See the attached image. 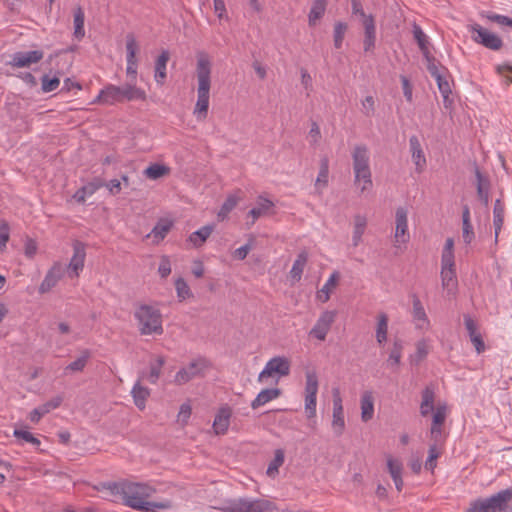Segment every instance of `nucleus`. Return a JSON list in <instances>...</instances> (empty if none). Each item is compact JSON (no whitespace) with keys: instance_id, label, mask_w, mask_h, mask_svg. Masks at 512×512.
I'll use <instances>...</instances> for the list:
<instances>
[{"instance_id":"nucleus-1","label":"nucleus","mask_w":512,"mask_h":512,"mask_svg":"<svg viewBox=\"0 0 512 512\" xmlns=\"http://www.w3.org/2000/svg\"><path fill=\"white\" fill-rule=\"evenodd\" d=\"M196 59V77L198 87L197 102L194 108V114L198 120L202 121L206 119L208 114L212 62L209 54L205 51H198L196 53Z\"/></svg>"},{"instance_id":"nucleus-2","label":"nucleus","mask_w":512,"mask_h":512,"mask_svg":"<svg viewBox=\"0 0 512 512\" xmlns=\"http://www.w3.org/2000/svg\"><path fill=\"white\" fill-rule=\"evenodd\" d=\"M155 489L149 485L142 483H134L124 481L122 491V500L126 506L133 509L150 512L155 509H167L170 507L168 502H148L147 498L151 497Z\"/></svg>"},{"instance_id":"nucleus-3","label":"nucleus","mask_w":512,"mask_h":512,"mask_svg":"<svg viewBox=\"0 0 512 512\" xmlns=\"http://www.w3.org/2000/svg\"><path fill=\"white\" fill-rule=\"evenodd\" d=\"M134 318L141 335L163 334L162 314L158 308L148 304H136Z\"/></svg>"},{"instance_id":"nucleus-4","label":"nucleus","mask_w":512,"mask_h":512,"mask_svg":"<svg viewBox=\"0 0 512 512\" xmlns=\"http://www.w3.org/2000/svg\"><path fill=\"white\" fill-rule=\"evenodd\" d=\"M146 92L135 85L126 84L123 86L108 85L98 95L97 102L103 104H115L123 101L146 100Z\"/></svg>"},{"instance_id":"nucleus-5","label":"nucleus","mask_w":512,"mask_h":512,"mask_svg":"<svg viewBox=\"0 0 512 512\" xmlns=\"http://www.w3.org/2000/svg\"><path fill=\"white\" fill-rule=\"evenodd\" d=\"M511 501L512 488H507L488 498L471 502L466 512H511Z\"/></svg>"},{"instance_id":"nucleus-6","label":"nucleus","mask_w":512,"mask_h":512,"mask_svg":"<svg viewBox=\"0 0 512 512\" xmlns=\"http://www.w3.org/2000/svg\"><path fill=\"white\" fill-rule=\"evenodd\" d=\"M353 160V170L355 179V184L359 182H363L361 187V192H365L371 189L373 183L371 178V170L369 167V155L368 149L365 145H357L355 146L352 153Z\"/></svg>"},{"instance_id":"nucleus-7","label":"nucleus","mask_w":512,"mask_h":512,"mask_svg":"<svg viewBox=\"0 0 512 512\" xmlns=\"http://www.w3.org/2000/svg\"><path fill=\"white\" fill-rule=\"evenodd\" d=\"M272 509L273 503L268 500L246 498L228 500L221 508L223 512H269Z\"/></svg>"},{"instance_id":"nucleus-8","label":"nucleus","mask_w":512,"mask_h":512,"mask_svg":"<svg viewBox=\"0 0 512 512\" xmlns=\"http://www.w3.org/2000/svg\"><path fill=\"white\" fill-rule=\"evenodd\" d=\"M211 363L205 357H198L191 361L187 367L181 368L175 375L174 383L183 385L198 376H204L205 370L210 368Z\"/></svg>"},{"instance_id":"nucleus-9","label":"nucleus","mask_w":512,"mask_h":512,"mask_svg":"<svg viewBox=\"0 0 512 512\" xmlns=\"http://www.w3.org/2000/svg\"><path fill=\"white\" fill-rule=\"evenodd\" d=\"M318 392V378L314 372L306 373L305 386V413L307 418L316 416V396Z\"/></svg>"},{"instance_id":"nucleus-10","label":"nucleus","mask_w":512,"mask_h":512,"mask_svg":"<svg viewBox=\"0 0 512 512\" xmlns=\"http://www.w3.org/2000/svg\"><path fill=\"white\" fill-rule=\"evenodd\" d=\"M274 373L279 376H287L290 373V361L284 356H276L270 359L265 368L260 372L258 381L262 382L264 378L271 377Z\"/></svg>"},{"instance_id":"nucleus-11","label":"nucleus","mask_w":512,"mask_h":512,"mask_svg":"<svg viewBox=\"0 0 512 512\" xmlns=\"http://www.w3.org/2000/svg\"><path fill=\"white\" fill-rule=\"evenodd\" d=\"M471 30L476 34L473 39L475 42L483 45L484 47L491 50H500L503 46L502 39L494 33H490L488 30L481 27L479 24L471 26Z\"/></svg>"},{"instance_id":"nucleus-12","label":"nucleus","mask_w":512,"mask_h":512,"mask_svg":"<svg viewBox=\"0 0 512 512\" xmlns=\"http://www.w3.org/2000/svg\"><path fill=\"white\" fill-rule=\"evenodd\" d=\"M440 275L443 289L447 290L448 295H455L458 287L455 262L441 261Z\"/></svg>"},{"instance_id":"nucleus-13","label":"nucleus","mask_w":512,"mask_h":512,"mask_svg":"<svg viewBox=\"0 0 512 512\" xmlns=\"http://www.w3.org/2000/svg\"><path fill=\"white\" fill-rule=\"evenodd\" d=\"M463 319H464V325L467 330L468 336H469L470 341L473 344L476 352L478 354L483 353L486 349V346H485L482 334L479 331L477 321L469 314H464Z\"/></svg>"},{"instance_id":"nucleus-14","label":"nucleus","mask_w":512,"mask_h":512,"mask_svg":"<svg viewBox=\"0 0 512 512\" xmlns=\"http://www.w3.org/2000/svg\"><path fill=\"white\" fill-rule=\"evenodd\" d=\"M335 317V311L323 312L318 318L314 327L310 330L309 334L320 341H324L326 339L327 333L335 321Z\"/></svg>"},{"instance_id":"nucleus-15","label":"nucleus","mask_w":512,"mask_h":512,"mask_svg":"<svg viewBox=\"0 0 512 512\" xmlns=\"http://www.w3.org/2000/svg\"><path fill=\"white\" fill-rule=\"evenodd\" d=\"M139 50L138 43L133 33L126 35V52H127V75L131 76L133 80L137 75V57L136 54Z\"/></svg>"},{"instance_id":"nucleus-16","label":"nucleus","mask_w":512,"mask_h":512,"mask_svg":"<svg viewBox=\"0 0 512 512\" xmlns=\"http://www.w3.org/2000/svg\"><path fill=\"white\" fill-rule=\"evenodd\" d=\"M333 394V420L332 427L337 436L342 435L345 429V421L343 415L342 399L338 388H334Z\"/></svg>"},{"instance_id":"nucleus-17","label":"nucleus","mask_w":512,"mask_h":512,"mask_svg":"<svg viewBox=\"0 0 512 512\" xmlns=\"http://www.w3.org/2000/svg\"><path fill=\"white\" fill-rule=\"evenodd\" d=\"M86 257L85 244L81 241L76 240L73 243V256L68 264V270L70 271L71 277H78L79 272L84 267V261Z\"/></svg>"},{"instance_id":"nucleus-18","label":"nucleus","mask_w":512,"mask_h":512,"mask_svg":"<svg viewBox=\"0 0 512 512\" xmlns=\"http://www.w3.org/2000/svg\"><path fill=\"white\" fill-rule=\"evenodd\" d=\"M43 55L41 50L16 52L9 64L17 68L29 67L31 64L38 63L42 60Z\"/></svg>"},{"instance_id":"nucleus-19","label":"nucleus","mask_w":512,"mask_h":512,"mask_svg":"<svg viewBox=\"0 0 512 512\" xmlns=\"http://www.w3.org/2000/svg\"><path fill=\"white\" fill-rule=\"evenodd\" d=\"M63 275L64 268L62 264L59 262L54 263V265L49 269L44 280L42 281L39 287V292L41 294L49 292L53 287L56 286V284L63 277Z\"/></svg>"},{"instance_id":"nucleus-20","label":"nucleus","mask_w":512,"mask_h":512,"mask_svg":"<svg viewBox=\"0 0 512 512\" xmlns=\"http://www.w3.org/2000/svg\"><path fill=\"white\" fill-rule=\"evenodd\" d=\"M396 228H395V242L406 243L409 240L407 233L408 221H407V210L404 207H398L396 210Z\"/></svg>"},{"instance_id":"nucleus-21","label":"nucleus","mask_w":512,"mask_h":512,"mask_svg":"<svg viewBox=\"0 0 512 512\" xmlns=\"http://www.w3.org/2000/svg\"><path fill=\"white\" fill-rule=\"evenodd\" d=\"M231 414V408L228 406L219 409L213 422V429L217 435H223L227 432Z\"/></svg>"},{"instance_id":"nucleus-22","label":"nucleus","mask_w":512,"mask_h":512,"mask_svg":"<svg viewBox=\"0 0 512 512\" xmlns=\"http://www.w3.org/2000/svg\"><path fill=\"white\" fill-rule=\"evenodd\" d=\"M412 160L416 166V171L421 173L426 165V158L424 156L420 141L417 136L413 135L409 139Z\"/></svg>"},{"instance_id":"nucleus-23","label":"nucleus","mask_w":512,"mask_h":512,"mask_svg":"<svg viewBox=\"0 0 512 512\" xmlns=\"http://www.w3.org/2000/svg\"><path fill=\"white\" fill-rule=\"evenodd\" d=\"M243 199L242 191L237 190L236 192L229 194L222 204L217 218L219 221H224L228 218L229 213L237 206V204Z\"/></svg>"},{"instance_id":"nucleus-24","label":"nucleus","mask_w":512,"mask_h":512,"mask_svg":"<svg viewBox=\"0 0 512 512\" xmlns=\"http://www.w3.org/2000/svg\"><path fill=\"white\" fill-rule=\"evenodd\" d=\"M364 26V51L369 52L374 49L376 41V28L374 17H368L363 21Z\"/></svg>"},{"instance_id":"nucleus-25","label":"nucleus","mask_w":512,"mask_h":512,"mask_svg":"<svg viewBox=\"0 0 512 512\" xmlns=\"http://www.w3.org/2000/svg\"><path fill=\"white\" fill-rule=\"evenodd\" d=\"M173 225H174V223L172 220L167 219V218H161L158 220L156 225L153 227V229H152L151 233L148 235V237L150 235H152L154 238V242L159 243L171 231V229L173 228Z\"/></svg>"},{"instance_id":"nucleus-26","label":"nucleus","mask_w":512,"mask_h":512,"mask_svg":"<svg viewBox=\"0 0 512 512\" xmlns=\"http://www.w3.org/2000/svg\"><path fill=\"white\" fill-rule=\"evenodd\" d=\"M435 392L433 387L427 386L422 391V401L420 404V414L423 417L428 416L434 410Z\"/></svg>"},{"instance_id":"nucleus-27","label":"nucleus","mask_w":512,"mask_h":512,"mask_svg":"<svg viewBox=\"0 0 512 512\" xmlns=\"http://www.w3.org/2000/svg\"><path fill=\"white\" fill-rule=\"evenodd\" d=\"M134 404L139 410H144L146 407V401L150 396V390L142 386L140 382H136L131 391Z\"/></svg>"},{"instance_id":"nucleus-28","label":"nucleus","mask_w":512,"mask_h":512,"mask_svg":"<svg viewBox=\"0 0 512 512\" xmlns=\"http://www.w3.org/2000/svg\"><path fill=\"white\" fill-rule=\"evenodd\" d=\"M280 395H281V390L279 388L264 389L251 402V407H252V409H257L260 406L278 398Z\"/></svg>"},{"instance_id":"nucleus-29","label":"nucleus","mask_w":512,"mask_h":512,"mask_svg":"<svg viewBox=\"0 0 512 512\" xmlns=\"http://www.w3.org/2000/svg\"><path fill=\"white\" fill-rule=\"evenodd\" d=\"M329 177V160L327 156H324L320 160V169L318 176L315 181V188L318 194L322 193V190L328 185Z\"/></svg>"},{"instance_id":"nucleus-30","label":"nucleus","mask_w":512,"mask_h":512,"mask_svg":"<svg viewBox=\"0 0 512 512\" xmlns=\"http://www.w3.org/2000/svg\"><path fill=\"white\" fill-rule=\"evenodd\" d=\"M329 0H313L310 12L308 14V24L313 27L317 21L325 14Z\"/></svg>"},{"instance_id":"nucleus-31","label":"nucleus","mask_w":512,"mask_h":512,"mask_svg":"<svg viewBox=\"0 0 512 512\" xmlns=\"http://www.w3.org/2000/svg\"><path fill=\"white\" fill-rule=\"evenodd\" d=\"M505 206L501 199H497L493 208V225L495 229V242L498 241L499 233L504 223Z\"/></svg>"},{"instance_id":"nucleus-32","label":"nucleus","mask_w":512,"mask_h":512,"mask_svg":"<svg viewBox=\"0 0 512 512\" xmlns=\"http://www.w3.org/2000/svg\"><path fill=\"white\" fill-rule=\"evenodd\" d=\"M366 227H367V218L364 215L356 214L354 216V228H353V236H352V245L354 247H357L360 244Z\"/></svg>"},{"instance_id":"nucleus-33","label":"nucleus","mask_w":512,"mask_h":512,"mask_svg":"<svg viewBox=\"0 0 512 512\" xmlns=\"http://www.w3.org/2000/svg\"><path fill=\"white\" fill-rule=\"evenodd\" d=\"M307 261L308 253L307 251L303 250L298 254L296 260L294 261L292 269L290 270V276L293 279V281L299 282L301 280Z\"/></svg>"},{"instance_id":"nucleus-34","label":"nucleus","mask_w":512,"mask_h":512,"mask_svg":"<svg viewBox=\"0 0 512 512\" xmlns=\"http://www.w3.org/2000/svg\"><path fill=\"white\" fill-rule=\"evenodd\" d=\"M169 58V51L163 50L155 62V79L160 84H163L164 79L166 78V65Z\"/></svg>"},{"instance_id":"nucleus-35","label":"nucleus","mask_w":512,"mask_h":512,"mask_svg":"<svg viewBox=\"0 0 512 512\" xmlns=\"http://www.w3.org/2000/svg\"><path fill=\"white\" fill-rule=\"evenodd\" d=\"M374 413V403L372 393L366 391L361 397V419L368 422L372 419Z\"/></svg>"},{"instance_id":"nucleus-36","label":"nucleus","mask_w":512,"mask_h":512,"mask_svg":"<svg viewBox=\"0 0 512 512\" xmlns=\"http://www.w3.org/2000/svg\"><path fill=\"white\" fill-rule=\"evenodd\" d=\"M388 334V316L386 313L381 312L377 317V326H376V340L377 343L381 346L387 341Z\"/></svg>"},{"instance_id":"nucleus-37","label":"nucleus","mask_w":512,"mask_h":512,"mask_svg":"<svg viewBox=\"0 0 512 512\" xmlns=\"http://www.w3.org/2000/svg\"><path fill=\"white\" fill-rule=\"evenodd\" d=\"M214 230V225H205L199 230L190 234L188 240L195 246L201 247Z\"/></svg>"},{"instance_id":"nucleus-38","label":"nucleus","mask_w":512,"mask_h":512,"mask_svg":"<svg viewBox=\"0 0 512 512\" xmlns=\"http://www.w3.org/2000/svg\"><path fill=\"white\" fill-rule=\"evenodd\" d=\"M165 363V359L163 356H158L155 363L150 364V370L148 374L144 372L141 374V379H147L151 384H156L160 375L162 367Z\"/></svg>"},{"instance_id":"nucleus-39","label":"nucleus","mask_w":512,"mask_h":512,"mask_svg":"<svg viewBox=\"0 0 512 512\" xmlns=\"http://www.w3.org/2000/svg\"><path fill=\"white\" fill-rule=\"evenodd\" d=\"M463 240L466 244H470L474 239V231L470 222V209L468 205L463 206L462 211Z\"/></svg>"},{"instance_id":"nucleus-40","label":"nucleus","mask_w":512,"mask_h":512,"mask_svg":"<svg viewBox=\"0 0 512 512\" xmlns=\"http://www.w3.org/2000/svg\"><path fill=\"white\" fill-rule=\"evenodd\" d=\"M438 85V89L443 96V103L446 109L451 108L453 99L450 98L452 93L450 84L444 76H437L435 79Z\"/></svg>"},{"instance_id":"nucleus-41","label":"nucleus","mask_w":512,"mask_h":512,"mask_svg":"<svg viewBox=\"0 0 512 512\" xmlns=\"http://www.w3.org/2000/svg\"><path fill=\"white\" fill-rule=\"evenodd\" d=\"M339 272L338 271H334L329 279L327 280L326 284L323 286V288L318 292V298L322 301V302H327L330 298V293L332 291L333 288H335L338 284V281H339Z\"/></svg>"},{"instance_id":"nucleus-42","label":"nucleus","mask_w":512,"mask_h":512,"mask_svg":"<svg viewBox=\"0 0 512 512\" xmlns=\"http://www.w3.org/2000/svg\"><path fill=\"white\" fill-rule=\"evenodd\" d=\"M413 318L417 321L422 322L418 324L419 328H423V324L429 325V321L425 312V309L417 295H413Z\"/></svg>"},{"instance_id":"nucleus-43","label":"nucleus","mask_w":512,"mask_h":512,"mask_svg":"<svg viewBox=\"0 0 512 512\" xmlns=\"http://www.w3.org/2000/svg\"><path fill=\"white\" fill-rule=\"evenodd\" d=\"M84 20H85L84 11L80 6H78L74 10V36L77 39H81L85 35Z\"/></svg>"},{"instance_id":"nucleus-44","label":"nucleus","mask_w":512,"mask_h":512,"mask_svg":"<svg viewBox=\"0 0 512 512\" xmlns=\"http://www.w3.org/2000/svg\"><path fill=\"white\" fill-rule=\"evenodd\" d=\"M170 168L162 164H151L144 170V175L149 179H158L165 175H168Z\"/></svg>"},{"instance_id":"nucleus-45","label":"nucleus","mask_w":512,"mask_h":512,"mask_svg":"<svg viewBox=\"0 0 512 512\" xmlns=\"http://www.w3.org/2000/svg\"><path fill=\"white\" fill-rule=\"evenodd\" d=\"M284 451L282 449L275 450L274 458L269 463L266 474L269 477H275L278 474L279 467L284 463Z\"/></svg>"},{"instance_id":"nucleus-46","label":"nucleus","mask_w":512,"mask_h":512,"mask_svg":"<svg viewBox=\"0 0 512 512\" xmlns=\"http://www.w3.org/2000/svg\"><path fill=\"white\" fill-rule=\"evenodd\" d=\"M90 358L89 350H84L81 355L73 362H71L68 366H66L65 371L71 372H81L87 365V362Z\"/></svg>"},{"instance_id":"nucleus-47","label":"nucleus","mask_w":512,"mask_h":512,"mask_svg":"<svg viewBox=\"0 0 512 512\" xmlns=\"http://www.w3.org/2000/svg\"><path fill=\"white\" fill-rule=\"evenodd\" d=\"M413 36L416 40L422 54H429V48H428V39L425 33L422 31L421 27L417 24L413 25Z\"/></svg>"},{"instance_id":"nucleus-48","label":"nucleus","mask_w":512,"mask_h":512,"mask_svg":"<svg viewBox=\"0 0 512 512\" xmlns=\"http://www.w3.org/2000/svg\"><path fill=\"white\" fill-rule=\"evenodd\" d=\"M274 206L273 202L268 199H262L257 207L252 208L248 215L252 216V224H254L255 220H257L262 215L266 214V212Z\"/></svg>"},{"instance_id":"nucleus-49","label":"nucleus","mask_w":512,"mask_h":512,"mask_svg":"<svg viewBox=\"0 0 512 512\" xmlns=\"http://www.w3.org/2000/svg\"><path fill=\"white\" fill-rule=\"evenodd\" d=\"M403 344L400 339H395L387 360L389 365L398 366L402 356Z\"/></svg>"},{"instance_id":"nucleus-50","label":"nucleus","mask_w":512,"mask_h":512,"mask_svg":"<svg viewBox=\"0 0 512 512\" xmlns=\"http://www.w3.org/2000/svg\"><path fill=\"white\" fill-rule=\"evenodd\" d=\"M123 488H124V481L103 482V483H100L99 486H95V489L98 491L105 489V490H108L111 493V495L120 496V497H122Z\"/></svg>"},{"instance_id":"nucleus-51","label":"nucleus","mask_w":512,"mask_h":512,"mask_svg":"<svg viewBox=\"0 0 512 512\" xmlns=\"http://www.w3.org/2000/svg\"><path fill=\"white\" fill-rule=\"evenodd\" d=\"M347 24L338 21L334 25L333 41L335 48L339 49L342 46V42L347 31Z\"/></svg>"},{"instance_id":"nucleus-52","label":"nucleus","mask_w":512,"mask_h":512,"mask_svg":"<svg viewBox=\"0 0 512 512\" xmlns=\"http://www.w3.org/2000/svg\"><path fill=\"white\" fill-rule=\"evenodd\" d=\"M387 469L392 479L402 476L403 465L400 460L387 456Z\"/></svg>"},{"instance_id":"nucleus-53","label":"nucleus","mask_w":512,"mask_h":512,"mask_svg":"<svg viewBox=\"0 0 512 512\" xmlns=\"http://www.w3.org/2000/svg\"><path fill=\"white\" fill-rule=\"evenodd\" d=\"M175 288H176L177 296L181 300H185L187 298L192 297L191 290L183 278L179 277L178 279H176Z\"/></svg>"},{"instance_id":"nucleus-54","label":"nucleus","mask_w":512,"mask_h":512,"mask_svg":"<svg viewBox=\"0 0 512 512\" xmlns=\"http://www.w3.org/2000/svg\"><path fill=\"white\" fill-rule=\"evenodd\" d=\"M41 84L42 91L48 93L58 88L60 80L57 76L50 78L47 74H45L41 78Z\"/></svg>"},{"instance_id":"nucleus-55","label":"nucleus","mask_w":512,"mask_h":512,"mask_svg":"<svg viewBox=\"0 0 512 512\" xmlns=\"http://www.w3.org/2000/svg\"><path fill=\"white\" fill-rule=\"evenodd\" d=\"M441 261L455 262L454 261V240L451 237L446 239V242H445V245H444V248L442 251Z\"/></svg>"},{"instance_id":"nucleus-56","label":"nucleus","mask_w":512,"mask_h":512,"mask_svg":"<svg viewBox=\"0 0 512 512\" xmlns=\"http://www.w3.org/2000/svg\"><path fill=\"white\" fill-rule=\"evenodd\" d=\"M10 238V227L6 220L0 219V251H3Z\"/></svg>"},{"instance_id":"nucleus-57","label":"nucleus","mask_w":512,"mask_h":512,"mask_svg":"<svg viewBox=\"0 0 512 512\" xmlns=\"http://www.w3.org/2000/svg\"><path fill=\"white\" fill-rule=\"evenodd\" d=\"M447 414V407L445 404L438 405L435 409L432 425L431 426H443Z\"/></svg>"},{"instance_id":"nucleus-58","label":"nucleus","mask_w":512,"mask_h":512,"mask_svg":"<svg viewBox=\"0 0 512 512\" xmlns=\"http://www.w3.org/2000/svg\"><path fill=\"white\" fill-rule=\"evenodd\" d=\"M423 56L427 62V70L429 71L431 76L435 79L437 78V76H443L439 71L436 58L432 56L430 52L429 54H423Z\"/></svg>"},{"instance_id":"nucleus-59","label":"nucleus","mask_w":512,"mask_h":512,"mask_svg":"<svg viewBox=\"0 0 512 512\" xmlns=\"http://www.w3.org/2000/svg\"><path fill=\"white\" fill-rule=\"evenodd\" d=\"M428 354V347L425 340H420L416 344V353L412 356V361L418 364L421 362Z\"/></svg>"},{"instance_id":"nucleus-60","label":"nucleus","mask_w":512,"mask_h":512,"mask_svg":"<svg viewBox=\"0 0 512 512\" xmlns=\"http://www.w3.org/2000/svg\"><path fill=\"white\" fill-rule=\"evenodd\" d=\"M13 435L16 438L22 439L25 442H29L33 445H37V446L40 445V440L38 438L34 437V435L32 433H30L29 431L15 429Z\"/></svg>"},{"instance_id":"nucleus-61","label":"nucleus","mask_w":512,"mask_h":512,"mask_svg":"<svg viewBox=\"0 0 512 512\" xmlns=\"http://www.w3.org/2000/svg\"><path fill=\"white\" fill-rule=\"evenodd\" d=\"M474 172L476 176V188L481 187L484 189H490V180L487 176L483 175L479 167L475 164Z\"/></svg>"},{"instance_id":"nucleus-62","label":"nucleus","mask_w":512,"mask_h":512,"mask_svg":"<svg viewBox=\"0 0 512 512\" xmlns=\"http://www.w3.org/2000/svg\"><path fill=\"white\" fill-rule=\"evenodd\" d=\"M63 402V397L61 395H57L53 397L51 400L45 402L41 405L42 413H49L51 410L58 408Z\"/></svg>"},{"instance_id":"nucleus-63","label":"nucleus","mask_w":512,"mask_h":512,"mask_svg":"<svg viewBox=\"0 0 512 512\" xmlns=\"http://www.w3.org/2000/svg\"><path fill=\"white\" fill-rule=\"evenodd\" d=\"M363 110L362 112L366 117H371L375 113V100L373 96H366L362 101Z\"/></svg>"},{"instance_id":"nucleus-64","label":"nucleus","mask_w":512,"mask_h":512,"mask_svg":"<svg viewBox=\"0 0 512 512\" xmlns=\"http://www.w3.org/2000/svg\"><path fill=\"white\" fill-rule=\"evenodd\" d=\"M161 278H167L171 273V263L168 256H162L158 268Z\"/></svg>"}]
</instances>
